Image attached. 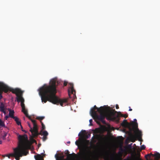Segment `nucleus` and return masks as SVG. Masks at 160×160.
<instances>
[{"mask_svg":"<svg viewBox=\"0 0 160 160\" xmlns=\"http://www.w3.org/2000/svg\"><path fill=\"white\" fill-rule=\"evenodd\" d=\"M57 83H58L57 79L54 78L50 80L49 85L45 84L40 88L39 94L42 102L46 103L48 101L54 104L65 106L67 105V99H61L55 96Z\"/></svg>","mask_w":160,"mask_h":160,"instance_id":"1","label":"nucleus"},{"mask_svg":"<svg viewBox=\"0 0 160 160\" xmlns=\"http://www.w3.org/2000/svg\"><path fill=\"white\" fill-rule=\"evenodd\" d=\"M18 138L19 143L18 147L13 149V153L6 155L9 158L10 157H14L16 160H19L20 158L23 155L27 154L28 149H32L31 143L28 140L26 135L19 136Z\"/></svg>","mask_w":160,"mask_h":160,"instance_id":"2","label":"nucleus"},{"mask_svg":"<svg viewBox=\"0 0 160 160\" xmlns=\"http://www.w3.org/2000/svg\"><path fill=\"white\" fill-rule=\"evenodd\" d=\"M106 108L101 107L98 108L95 106L91 109L90 114L94 119L100 121H102L105 117L108 120H114L120 116L118 112L110 111Z\"/></svg>","mask_w":160,"mask_h":160,"instance_id":"3","label":"nucleus"},{"mask_svg":"<svg viewBox=\"0 0 160 160\" xmlns=\"http://www.w3.org/2000/svg\"><path fill=\"white\" fill-rule=\"evenodd\" d=\"M84 131H82V134L79 133V136L80 137L79 140L77 141L75 143L78 147L80 148L81 149L83 150V153L85 152L86 148L87 141L83 139L84 134L83 132Z\"/></svg>","mask_w":160,"mask_h":160,"instance_id":"4","label":"nucleus"},{"mask_svg":"<svg viewBox=\"0 0 160 160\" xmlns=\"http://www.w3.org/2000/svg\"><path fill=\"white\" fill-rule=\"evenodd\" d=\"M31 120L33 124V128H31L30 131L33 136L35 137L37 136L38 134V133L35 120L32 119H31Z\"/></svg>","mask_w":160,"mask_h":160,"instance_id":"5","label":"nucleus"},{"mask_svg":"<svg viewBox=\"0 0 160 160\" xmlns=\"http://www.w3.org/2000/svg\"><path fill=\"white\" fill-rule=\"evenodd\" d=\"M55 157L56 160H72L74 159V157L70 154L68 156L67 159H64V156L62 155L58 156V155H56Z\"/></svg>","mask_w":160,"mask_h":160,"instance_id":"6","label":"nucleus"},{"mask_svg":"<svg viewBox=\"0 0 160 160\" xmlns=\"http://www.w3.org/2000/svg\"><path fill=\"white\" fill-rule=\"evenodd\" d=\"M135 136L139 140H140L141 136V132L138 129H137L135 131Z\"/></svg>","mask_w":160,"mask_h":160,"instance_id":"7","label":"nucleus"},{"mask_svg":"<svg viewBox=\"0 0 160 160\" xmlns=\"http://www.w3.org/2000/svg\"><path fill=\"white\" fill-rule=\"evenodd\" d=\"M0 109L1 111L3 112L4 114H6L7 113V112L6 111L7 109L6 108L5 105L2 103H1L0 105Z\"/></svg>","mask_w":160,"mask_h":160,"instance_id":"8","label":"nucleus"},{"mask_svg":"<svg viewBox=\"0 0 160 160\" xmlns=\"http://www.w3.org/2000/svg\"><path fill=\"white\" fill-rule=\"evenodd\" d=\"M150 155L153 156H154L155 158V160H158V159L160 158V154L158 153H156L154 154H150L147 155L145 156V157L148 159L147 157L149 156Z\"/></svg>","mask_w":160,"mask_h":160,"instance_id":"9","label":"nucleus"},{"mask_svg":"<svg viewBox=\"0 0 160 160\" xmlns=\"http://www.w3.org/2000/svg\"><path fill=\"white\" fill-rule=\"evenodd\" d=\"M70 85V87L69 88L68 90V93L70 95V93L71 92V93L74 94L73 92H74V90L73 88V85L72 84L70 83L69 84Z\"/></svg>","mask_w":160,"mask_h":160,"instance_id":"10","label":"nucleus"},{"mask_svg":"<svg viewBox=\"0 0 160 160\" xmlns=\"http://www.w3.org/2000/svg\"><path fill=\"white\" fill-rule=\"evenodd\" d=\"M41 134L43 135L44 136V138H45V137L48 135V133L47 131L42 130Z\"/></svg>","mask_w":160,"mask_h":160,"instance_id":"11","label":"nucleus"},{"mask_svg":"<svg viewBox=\"0 0 160 160\" xmlns=\"http://www.w3.org/2000/svg\"><path fill=\"white\" fill-rule=\"evenodd\" d=\"M35 157L37 160H43L42 157L40 155H38Z\"/></svg>","mask_w":160,"mask_h":160,"instance_id":"12","label":"nucleus"},{"mask_svg":"<svg viewBox=\"0 0 160 160\" xmlns=\"http://www.w3.org/2000/svg\"><path fill=\"white\" fill-rule=\"evenodd\" d=\"M13 118L14 119V120L16 122L17 124L18 125H20L21 126V122H20L19 119L17 118V117H13Z\"/></svg>","mask_w":160,"mask_h":160,"instance_id":"13","label":"nucleus"},{"mask_svg":"<svg viewBox=\"0 0 160 160\" xmlns=\"http://www.w3.org/2000/svg\"><path fill=\"white\" fill-rule=\"evenodd\" d=\"M9 110V116L13 118V117H14V116H13V114L14 113V111H11L10 110Z\"/></svg>","mask_w":160,"mask_h":160,"instance_id":"14","label":"nucleus"},{"mask_svg":"<svg viewBox=\"0 0 160 160\" xmlns=\"http://www.w3.org/2000/svg\"><path fill=\"white\" fill-rule=\"evenodd\" d=\"M44 118V117H37L36 118L40 120H42Z\"/></svg>","mask_w":160,"mask_h":160,"instance_id":"15","label":"nucleus"},{"mask_svg":"<svg viewBox=\"0 0 160 160\" xmlns=\"http://www.w3.org/2000/svg\"><path fill=\"white\" fill-rule=\"evenodd\" d=\"M0 126L2 127L4 126V122L1 119H0Z\"/></svg>","mask_w":160,"mask_h":160,"instance_id":"16","label":"nucleus"},{"mask_svg":"<svg viewBox=\"0 0 160 160\" xmlns=\"http://www.w3.org/2000/svg\"><path fill=\"white\" fill-rule=\"evenodd\" d=\"M42 130H43L45 129V126L43 124V123H42Z\"/></svg>","mask_w":160,"mask_h":160,"instance_id":"17","label":"nucleus"},{"mask_svg":"<svg viewBox=\"0 0 160 160\" xmlns=\"http://www.w3.org/2000/svg\"><path fill=\"white\" fill-rule=\"evenodd\" d=\"M6 135H7V133H4V135H3V137H2V138H3V139H4V138H5V137L6 136Z\"/></svg>","mask_w":160,"mask_h":160,"instance_id":"18","label":"nucleus"},{"mask_svg":"<svg viewBox=\"0 0 160 160\" xmlns=\"http://www.w3.org/2000/svg\"><path fill=\"white\" fill-rule=\"evenodd\" d=\"M145 146L144 145H142L141 147V150L144 149L145 148Z\"/></svg>","mask_w":160,"mask_h":160,"instance_id":"19","label":"nucleus"},{"mask_svg":"<svg viewBox=\"0 0 160 160\" xmlns=\"http://www.w3.org/2000/svg\"><path fill=\"white\" fill-rule=\"evenodd\" d=\"M92 119H90L89 120V122L90 123V124L89 125L90 126H91L92 125L91 123L92 122Z\"/></svg>","mask_w":160,"mask_h":160,"instance_id":"20","label":"nucleus"},{"mask_svg":"<svg viewBox=\"0 0 160 160\" xmlns=\"http://www.w3.org/2000/svg\"><path fill=\"white\" fill-rule=\"evenodd\" d=\"M31 142H35V140L34 139H32L31 140Z\"/></svg>","mask_w":160,"mask_h":160,"instance_id":"21","label":"nucleus"},{"mask_svg":"<svg viewBox=\"0 0 160 160\" xmlns=\"http://www.w3.org/2000/svg\"><path fill=\"white\" fill-rule=\"evenodd\" d=\"M8 118V116H6L5 117V118L6 120H7V119Z\"/></svg>","mask_w":160,"mask_h":160,"instance_id":"22","label":"nucleus"},{"mask_svg":"<svg viewBox=\"0 0 160 160\" xmlns=\"http://www.w3.org/2000/svg\"><path fill=\"white\" fill-rule=\"evenodd\" d=\"M67 84V82H64V85L65 86H66Z\"/></svg>","mask_w":160,"mask_h":160,"instance_id":"23","label":"nucleus"},{"mask_svg":"<svg viewBox=\"0 0 160 160\" xmlns=\"http://www.w3.org/2000/svg\"><path fill=\"white\" fill-rule=\"evenodd\" d=\"M116 108H117V109H118L119 108V107H118V105H117L116 106Z\"/></svg>","mask_w":160,"mask_h":160,"instance_id":"24","label":"nucleus"},{"mask_svg":"<svg viewBox=\"0 0 160 160\" xmlns=\"http://www.w3.org/2000/svg\"><path fill=\"white\" fill-rule=\"evenodd\" d=\"M132 110V109H129V111H131Z\"/></svg>","mask_w":160,"mask_h":160,"instance_id":"25","label":"nucleus"},{"mask_svg":"<svg viewBox=\"0 0 160 160\" xmlns=\"http://www.w3.org/2000/svg\"><path fill=\"white\" fill-rule=\"evenodd\" d=\"M2 143V141L0 140V144H1Z\"/></svg>","mask_w":160,"mask_h":160,"instance_id":"26","label":"nucleus"},{"mask_svg":"<svg viewBox=\"0 0 160 160\" xmlns=\"http://www.w3.org/2000/svg\"><path fill=\"white\" fill-rule=\"evenodd\" d=\"M28 125L30 127V126L29 125V124H28Z\"/></svg>","mask_w":160,"mask_h":160,"instance_id":"27","label":"nucleus"}]
</instances>
